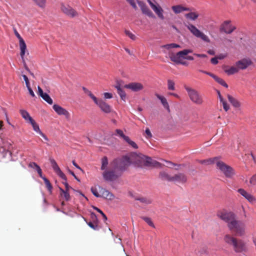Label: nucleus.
Masks as SVG:
<instances>
[{"label":"nucleus","instance_id":"8","mask_svg":"<svg viewBox=\"0 0 256 256\" xmlns=\"http://www.w3.org/2000/svg\"><path fill=\"white\" fill-rule=\"evenodd\" d=\"M118 160V168L120 172L126 170L128 166L132 164L131 154L124 156L121 159H115Z\"/></svg>","mask_w":256,"mask_h":256},{"label":"nucleus","instance_id":"52","mask_svg":"<svg viewBox=\"0 0 256 256\" xmlns=\"http://www.w3.org/2000/svg\"><path fill=\"white\" fill-rule=\"evenodd\" d=\"M90 97L94 100L96 105H98L100 102V100H102V99H98L92 94L90 96Z\"/></svg>","mask_w":256,"mask_h":256},{"label":"nucleus","instance_id":"31","mask_svg":"<svg viewBox=\"0 0 256 256\" xmlns=\"http://www.w3.org/2000/svg\"><path fill=\"white\" fill-rule=\"evenodd\" d=\"M239 71L238 66H231L228 69H226L224 72L228 75L233 74H234L238 72Z\"/></svg>","mask_w":256,"mask_h":256},{"label":"nucleus","instance_id":"1","mask_svg":"<svg viewBox=\"0 0 256 256\" xmlns=\"http://www.w3.org/2000/svg\"><path fill=\"white\" fill-rule=\"evenodd\" d=\"M110 168L106 170L102 174L104 178L107 181H113L122 174V172L118 168L117 160H114L110 164Z\"/></svg>","mask_w":256,"mask_h":256},{"label":"nucleus","instance_id":"55","mask_svg":"<svg viewBox=\"0 0 256 256\" xmlns=\"http://www.w3.org/2000/svg\"><path fill=\"white\" fill-rule=\"evenodd\" d=\"M22 76L23 77L24 80L25 82L26 86L28 87V86H30V83L29 80H28V78L25 74L22 75Z\"/></svg>","mask_w":256,"mask_h":256},{"label":"nucleus","instance_id":"33","mask_svg":"<svg viewBox=\"0 0 256 256\" xmlns=\"http://www.w3.org/2000/svg\"><path fill=\"white\" fill-rule=\"evenodd\" d=\"M38 7L44 8L46 7V0H32Z\"/></svg>","mask_w":256,"mask_h":256},{"label":"nucleus","instance_id":"26","mask_svg":"<svg viewBox=\"0 0 256 256\" xmlns=\"http://www.w3.org/2000/svg\"><path fill=\"white\" fill-rule=\"evenodd\" d=\"M172 10L176 14H179L184 11H190L191 10L189 8L184 7L182 5H177L172 6Z\"/></svg>","mask_w":256,"mask_h":256},{"label":"nucleus","instance_id":"30","mask_svg":"<svg viewBox=\"0 0 256 256\" xmlns=\"http://www.w3.org/2000/svg\"><path fill=\"white\" fill-rule=\"evenodd\" d=\"M115 88H116L117 92L120 96L122 100L125 101L126 94L125 92L121 88L120 84H118L116 85L115 86Z\"/></svg>","mask_w":256,"mask_h":256},{"label":"nucleus","instance_id":"14","mask_svg":"<svg viewBox=\"0 0 256 256\" xmlns=\"http://www.w3.org/2000/svg\"><path fill=\"white\" fill-rule=\"evenodd\" d=\"M52 108L58 114L64 116L67 120H70V114L65 108L56 104H54Z\"/></svg>","mask_w":256,"mask_h":256},{"label":"nucleus","instance_id":"41","mask_svg":"<svg viewBox=\"0 0 256 256\" xmlns=\"http://www.w3.org/2000/svg\"><path fill=\"white\" fill-rule=\"evenodd\" d=\"M214 80L217 82H218V84H221L222 86L226 87V88H228V85L226 84V83L224 81V80H223L222 78L218 77V76H216L215 78H214Z\"/></svg>","mask_w":256,"mask_h":256},{"label":"nucleus","instance_id":"54","mask_svg":"<svg viewBox=\"0 0 256 256\" xmlns=\"http://www.w3.org/2000/svg\"><path fill=\"white\" fill-rule=\"evenodd\" d=\"M56 174L64 180H66V175L61 171L59 170Z\"/></svg>","mask_w":256,"mask_h":256},{"label":"nucleus","instance_id":"18","mask_svg":"<svg viewBox=\"0 0 256 256\" xmlns=\"http://www.w3.org/2000/svg\"><path fill=\"white\" fill-rule=\"evenodd\" d=\"M138 4L140 8L142 14L148 16L150 18H154V16L152 12L143 2L138 1Z\"/></svg>","mask_w":256,"mask_h":256},{"label":"nucleus","instance_id":"44","mask_svg":"<svg viewBox=\"0 0 256 256\" xmlns=\"http://www.w3.org/2000/svg\"><path fill=\"white\" fill-rule=\"evenodd\" d=\"M136 200H139L140 202L142 203H144L145 204H148L152 203L151 200L146 198H136Z\"/></svg>","mask_w":256,"mask_h":256},{"label":"nucleus","instance_id":"40","mask_svg":"<svg viewBox=\"0 0 256 256\" xmlns=\"http://www.w3.org/2000/svg\"><path fill=\"white\" fill-rule=\"evenodd\" d=\"M168 89L170 90H175V82L172 80H168Z\"/></svg>","mask_w":256,"mask_h":256},{"label":"nucleus","instance_id":"48","mask_svg":"<svg viewBox=\"0 0 256 256\" xmlns=\"http://www.w3.org/2000/svg\"><path fill=\"white\" fill-rule=\"evenodd\" d=\"M91 192L92 193V194L97 198H100L101 197L100 194H99L96 188L92 187L91 188Z\"/></svg>","mask_w":256,"mask_h":256},{"label":"nucleus","instance_id":"56","mask_svg":"<svg viewBox=\"0 0 256 256\" xmlns=\"http://www.w3.org/2000/svg\"><path fill=\"white\" fill-rule=\"evenodd\" d=\"M104 96L105 98H112V94L109 92H104Z\"/></svg>","mask_w":256,"mask_h":256},{"label":"nucleus","instance_id":"29","mask_svg":"<svg viewBox=\"0 0 256 256\" xmlns=\"http://www.w3.org/2000/svg\"><path fill=\"white\" fill-rule=\"evenodd\" d=\"M20 114L22 118L27 121V122H30L33 120L32 118L30 116L29 113L26 110H20Z\"/></svg>","mask_w":256,"mask_h":256},{"label":"nucleus","instance_id":"12","mask_svg":"<svg viewBox=\"0 0 256 256\" xmlns=\"http://www.w3.org/2000/svg\"><path fill=\"white\" fill-rule=\"evenodd\" d=\"M61 10L66 16L74 18L78 15V12L69 5L61 4Z\"/></svg>","mask_w":256,"mask_h":256},{"label":"nucleus","instance_id":"39","mask_svg":"<svg viewBox=\"0 0 256 256\" xmlns=\"http://www.w3.org/2000/svg\"><path fill=\"white\" fill-rule=\"evenodd\" d=\"M108 165V159L106 156H104L102 159L101 170H104L106 168Z\"/></svg>","mask_w":256,"mask_h":256},{"label":"nucleus","instance_id":"37","mask_svg":"<svg viewBox=\"0 0 256 256\" xmlns=\"http://www.w3.org/2000/svg\"><path fill=\"white\" fill-rule=\"evenodd\" d=\"M44 100L48 104H52L53 102L50 96L46 93H44L43 95L41 96Z\"/></svg>","mask_w":256,"mask_h":256},{"label":"nucleus","instance_id":"38","mask_svg":"<svg viewBox=\"0 0 256 256\" xmlns=\"http://www.w3.org/2000/svg\"><path fill=\"white\" fill-rule=\"evenodd\" d=\"M124 140L129 144L130 146H132L133 148L137 149L138 148V146L136 144V143L130 140L128 136L124 138Z\"/></svg>","mask_w":256,"mask_h":256},{"label":"nucleus","instance_id":"15","mask_svg":"<svg viewBox=\"0 0 256 256\" xmlns=\"http://www.w3.org/2000/svg\"><path fill=\"white\" fill-rule=\"evenodd\" d=\"M238 192L244 196L249 202L254 204L256 202V198L247 192L243 188H239L238 190Z\"/></svg>","mask_w":256,"mask_h":256},{"label":"nucleus","instance_id":"57","mask_svg":"<svg viewBox=\"0 0 256 256\" xmlns=\"http://www.w3.org/2000/svg\"><path fill=\"white\" fill-rule=\"evenodd\" d=\"M211 62L214 64H218V58L217 57L212 58L210 60Z\"/></svg>","mask_w":256,"mask_h":256},{"label":"nucleus","instance_id":"42","mask_svg":"<svg viewBox=\"0 0 256 256\" xmlns=\"http://www.w3.org/2000/svg\"><path fill=\"white\" fill-rule=\"evenodd\" d=\"M42 179L44 182L46 187L47 188L50 192L51 194L52 189V186L50 184V182L45 177L42 178Z\"/></svg>","mask_w":256,"mask_h":256},{"label":"nucleus","instance_id":"50","mask_svg":"<svg viewBox=\"0 0 256 256\" xmlns=\"http://www.w3.org/2000/svg\"><path fill=\"white\" fill-rule=\"evenodd\" d=\"M220 102L222 103V106H223V108L224 109V110L226 112H227L228 110L230 109V106L229 105L227 104L225 100H224L222 102Z\"/></svg>","mask_w":256,"mask_h":256},{"label":"nucleus","instance_id":"46","mask_svg":"<svg viewBox=\"0 0 256 256\" xmlns=\"http://www.w3.org/2000/svg\"><path fill=\"white\" fill-rule=\"evenodd\" d=\"M141 218L144 220L150 226L153 228L154 227V224L152 222L150 218L146 216H142Z\"/></svg>","mask_w":256,"mask_h":256},{"label":"nucleus","instance_id":"5","mask_svg":"<svg viewBox=\"0 0 256 256\" xmlns=\"http://www.w3.org/2000/svg\"><path fill=\"white\" fill-rule=\"evenodd\" d=\"M229 229L234 232L236 236H242L245 232V224L242 221L236 220L229 225Z\"/></svg>","mask_w":256,"mask_h":256},{"label":"nucleus","instance_id":"4","mask_svg":"<svg viewBox=\"0 0 256 256\" xmlns=\"http://www.w3.org/2000/svg\"><path fill=\"white\" fill-rule=\"evenodd\" d=\"M192 52L191 50L186 49L180 51L176 54L170 51L168 54V57L170 60L176 63L181 64H184L185 63L182 62V59L184 58V56H186L188 54Z\"/></svg>","mask_w":256,"mask_h":256},{"label":"nucleus","instance_id":"49","mask_svg":"<svg viewBox=\"0 0 256 256\" xmlns=\"http://www.w3.org/2000/svg\"><path fill=\"white\" fill-rule=\"evenodd\" d=\"M116 132L117 134H118L120 137L122 138L124 140L125 137H128V136H126L124 134L123 132L120 130L116 129Z\"/></svg>","mask_w":256,"mask_h":256},{"label":"nucleus","instance_id":"19","mask_svg":"<svg viewBox=\"0 0 256 256\" xmlns=\"http://www.w3.org/2000/svg\"><path fill=\"white\" fill-rule=\"evenodd\" d=\"M187 181L186 176L183 173H178L172 176V182L185 183Z\"/></svg>","mask_w":256,"mask_h":256},{"label":"nucleus","instance_id":"62","mask_svg":"<svg viewBox=\"0 0 256 256\" xmlns=\"http://www.w3.org/2000/svg\"><path fill=\"white\" fill-rule=\"evenodd\" d=\"M38 94L41 96L42 95H43L44 94V92L42 90L40 86H38Z\"/></svg>","mask_w":256,"mask_h":256},{"label":"nucleus","instance_id":"9","mask_svg":"<svg viewBox=\"0 0 256 256\" xmlns=\"http://www.w3.org/2000/svg\"><path fill=\"white\" fill-rule=\"evenodd\" d=\"M218 216L228 224V226L232 223L236 219V216L232 212H220L218 214Z\"/></svg>","mask_w":256,"mask_h":256},{"label":"nucleus","instance_id":"59","mask_svg":"<svg viewBox=\"0 0 256 256\" xmlns=\"http://www.w3.org/2000/svg\"><path fill=\"white\" fill-rule=\"evenodd\" d=\"M26 88L28 90V92H29L30 95L32 97L35 96L34 93V92L32 88H30V86H28V87H26Z\"/></svg>","mask_w":256,"mask_h":256},{"label":"nucleus","instance_id":"36","mask_svg":"<svg viewBox=\"0 0 256 256\" xmlns=\"http://www.w3.org/2000/svg\"><path fill=\"white\" fill-rule=\"evenodd\" d=\"M30 123L32 124L33 130L36 132L40 134L42 131L40 130L38 125L32 120Z\"/></svg>","mask_w":256,"mask_h":256},{"label":"nucleus","instance_id":"47","mask_svg":"<svg viewBox=\"0 0 256 256\" xmlns=\"http://www.w3.org/2000/svg\"><path fill=\"white\" fill-rule=\"evenodd\" d=\"M124 32L130 38H131L132 40H135L136 36L134 34H132L130 30H126L124 31Z\"/></svg>","mask_w":256,"mask_h":256},{"label":"nucleus","instance_id":"51","mask_svg":"<svg viewBox=\"0 0 256 256\" xmlns=\"http://www.w3.org/2000/svg\"><path fill=\"white\" fill-rule=\"evenodd\" d=\"M250 183L252 186H255L256 184V174L252 176L250 180Z\"/></svg>","mask_w":256,"mask_h":256},{"label":"nucleus","instance_id":"34","mask_svg":"<svg viewBox=\"0 0 256 256\" xmlns=\"http://www.w3.org/2000/svg\"><path fill=\"white\" fill-rule=\"evenodd\" d=\"M60 190L61 192V195L62 196H64V199L66 200V201H68L70 200V195L69 194V192H68V191L69 190H64V189L60 188Z\"/></svg>","mask_w":256,"mask_h":256},{"label":"nucleus","instance_id":"64","mask_svg":"<svg viewBox=\"0 0 256 256\" xmlns=\"http://www.w3.org/2000/svg\"><path fill=\"white\" fill-rule=\"evenodd\" d=\"M2 154H3L4 157H5L6 155L11 156L12 153L10 152H2Z\"/></svg>","mask_w":256,"mask_h":256},{"label":"nucleus","instance_id":"6","mask_svg":"<svg viewBox=\"0 0 256 256\" xmlns=\"http://www.w3.org/2000/svg\"><path fill=\"white\" fill-rule=\"evenodd\" d=\"M216 168L220 170L226 178H232L235 174L234 170L220 160L217 162Z\"/></svg>","mask_w":256,"mask_h":256},{"label":"nucleus","instance_id":"20","mask_svg":"<svg viewBox=\"0 0 256 256\" xmlns=\"http://www.w3.org/2000/svg\"><path fill=\"white\" fill-rule=\"evenodd\" d=\"M161 166L162 164L159 162L146 156L144 166L160 167Z\"/></svg>","mask_w":256,"mask_h":256},{"label":"nucleus","instance_id":"21","mask_svg":"<svg viewBox=\"0 0 256 256\" xmlns=\"http://www.w3.org/2000/svg\"><path fill=\"white\" fill-rule=\"evenodd\" d=\"M124 87L130 89L134 92L139 91L144 88L143 85L139 82H132L128 84H126Z\"/></svg>","mask_w":256,"mask_h":256},{"label":"nucleus","instance_id":"63","mask_svg":"<svg viewBox=\"0 0 256 256\" xmlns=\"http://www.w3.org/2000/svg\"><path fill=\"white\" fill-rule=\"evenodd\" d=\"M23 64H24V66L25 69H26L28 72H30V74L32 76H34V74H33V73H32V72L30 71V69L28 68V66H26V62H25V64H24V62H23Z\"/></svg>","mask_w":256,"mask_h":256},{"label":"nucleus","instance_id":"17","mask_svg":"<svg viewBox=\"0 0 256 256\" xmlns=\"http://www.w3.org/2000/svg\"><path fill=\"white\" fill-rule=\"evenodd\" d=\"M147 1L158 17L162 20H164V16L163 15L164 10L160 6H156L150 0H147Z\"/></svg>","mask_w":256,"mask_h":256},{"label":"nucleus","instance_id":"10","mask_svg":"<svg viewBox=\"0 0 256 256\" xmlns=\"http://www.w3.org/2000/svg\"><path fill=\"white\" fill-rule=\"evenodd\" d=\"M130 154L132 164H134L138 166H144L146 158L145 156L142 154H138L135 153H132Z\"/></svg>","mask_w":256,"mask_h":256},{"label":"nucleus","instance_id":"58","mask_svg":"<svg viewBox=\"0 0 256 256\" xmlns=\"http://www.w3.org/2000/svg\"><path fill=\"white\" fill-rule=\"evenodd\" d=\"M82 90H83L84 92L87 95H88L89 96L92 94V92L88 90L85 87H83Z\"/></svg>","mask_w":256,"mask_h":256},{"label":"nucleus","instance_id":"61","mask_svg":"<svg viewBox=\"0 0 256 256\" xmlns=\"http://www.w3.org/2000/svg\"><path fill=\"white\" fill-rule=\"evenodd\" d=\"M226 56V54H221L219 55H218L216 57L219 60H222Z\"/></svg>","mask_w":256,"mask_h":256},{"label":"nucleus","instance_id":"3","mask_svg":"<svg viewBox=\"0 0 256 256\" xmlns=\"http://www.w3.org/2000/svg\"><path fill=\"white\" fill-rule=\"evenodd\" d=\"M184 88L192 102L197 105L202 104L204 103L202 96L197 90L186 86H184Z\"/></svg>","mask_w":256,"mask_h":256},{"label":"nucleus","instance_id":"53","mask_svg":"<svg viewBox=\"0 0 256 256\" xmlns=\"http://www.w3.org/2000/svg\"><path fill=\"white\" fill-rule=\"evenodd\" d=\"M62 184L64 185L65 186V190H69L70 189L73 190H74L72 188L71 186H70L68 184V182H66V180H64V182H62Z\"/></svg>","mask_w":256,"mask_h":256},{"label":"nucleus","instance_id":"45","mask_svg":"<svg viewBox=\"0 0 256 256\" xmlns=\"http://www.w3.org/2000/svg\"><path fill=\"white\" fill-rule=\"evenodd\" d=\"M29 166L31 167H32L33 166H34L36 168V170L39 174V176L41 177V178H43L42 176V170L40 168L35 162H32L30 164Z\"/></svg>","mask_w":256,"mask_h":256},{"label":"nucleus","instance_id":"28","mask_svg":"<svg viewBox=\"0 0 256 256\" xmlns=\"http://www.w3.org/2000/svg\"><path fill=\"white\" fill-rule=\"evenodd\" d=\"M159 178L162 180L172 182V176H170L165 171H162L160 172Z\"/></svg>","mask_w":256,"mask_h":256},{"label":"nucleus","instance_id":"23","mask_svg":"<svg viewBox=\"0 0 256 256\" xmlns=\"http://www.w3.org/2000/svg\"><path fill=\"white\" fill-rule=\"evenodd\" d=\"M100 194L101 197H102L106 199L112 200L114 198V195L112 192H109L108 190L101 187H100Z\"/></svg>","mask_w":256,"mask_h":256},{"label":"nucleus","instance_id":"16","mask_svg":"<svg viewBox=\"0 0 256 256\" xmlns=\"http://www.w3.org/2000/svg\"><path fill=\"white\" fill-rule=\"evenodd\" d=\"M230 20L224 21L221 26L220 30L225 33L230 34L236 30V28L230 24Z\"/></svg>","mask_w":256,"mask_h":256},{"label":"nucleus","instance_id":"2","mask_svg":"<svg viewBox=\"0 0 256 256\" xmlns=\"http://www.w3.org/2000/svg\"><path fill=\"white\" fill-rule=\"evenodd\" d=\"M224 240L225 242L232 246L236 252H241L246 250L245 244L242 240H238L229 234L226 235Z\"/></svg>","mask_w":256,"mask_h":256},{"label":"nucleus","instance_id":"25","mask_svg":"<svg viewBox=\"0 0 256 256\" xmlns=\"http://www.w3.org/2000/svg\"><path fill=\"white\" fill-rule=\"evenodd\" d=\"M228 99L230 102L232 104V106L236 108H239L241 106L240 102L238 100V99L233 97L232 96L228 94L227 96Z\"/></svg>","mask_w":256,"mask_h":256},{"label":"nucleus","instance_id":"7","mask_svg":"<svg viewBox=\"0 0 256 256\" xmlns=\"http://www.w3.org/2000/svg\"><path fill=\"white\" fill-rule=\"evenodd\" d=\"M185 26L190 32L196 37L201 38L205 42H210V40L208 37L204 33L198 30L194 25L188 24H185Z\"/></svg>","mask_w":256,"mask_h":256},{"label":"nucleus","instance_id":"35","mask_svg":"<svg viewBox=\"0 0 256 256\" xmlns=\"http://www.w3.org/2000/svg\"><path fill=\"white\" fill-rule=\"evenodd\" d=\"M161 48H165L167 50H170V48H180V46L179 44L172 43V44H170L162 46Z\"/></svg>","mask_w":256,"mask_h":256},{"label":"nucleus","instance_id":"32","mask_svg":"<svg viewBox=\"0 0 256 256\" xmlns=\"http://www.w3.org/2000/svg\"><path fill=\"white\" fill-rule=\"evenodd\" d=\"M185 16L188 19L195 20L198 17V14L196 12H190L188 14H185Z\"/></svg>","mask_w":256,"mask_h":256},{"label":"nucleus","instance_id":"43","mask_svg":"<svg viewBox=\"0 0 256 256\" xmlns=\"http://www.w3.org/2000/svg\"><path fill=\"white\" fill-rule=\"evenodd\" d=\"M50 162L54 170L56 173L60 170L55 160L54 159L50 160Z\"/></svg>","mask_w":256,"mask_h":256},{"label":"nucleus","instance_id":"60","mask_svg":"<svg viewBox=\"0 0 256 256\" xmlns=\"http://www.w3.org/2000/svg\"><path fill=\"white\" fill-rule=\"evenodd\" d=\"M146 134L147 138H151L152 136V133L148 128H146Z\"/></svg>","mask_w":256,"mask_h":256},{"label":"nucleus","instance_id":"22","mask_svg":"<svg viewBox=\"0 0 256 256\" xmlns=\"http://www.w3.org/2000/svg\"><path fill=\"white\" fill-rule=\"evenodd\" d=\"M97 106H98L100 110L105 113H110L112 110L111 106L102 100H100V102Z\"/></svg>","mask_w":256,"mask_h":256},{"label":"nucleus","instance_id":"13","mask_svg":"<svg viewBox=\"0 0 256 256\" xmlns=\"http://www.w3.org/2000/svg\"><path fill=\"white\" fill-rule=\"evenodd\" d=\"M252 64V62L249 58H244L236 62V66H238V70H246L249 66Z\"/></svg>","mask_w":256,"mask_h":256},{"label":"nucleus","instance_id":"24","mask_svg":"<svg viewBox=\"0 0 256 256\" xmlns=\"http://www.w3.org/2000/svg\"><path fill=\"white\" fill-rule=\"evenodd\" d=\"M220 158L218 157H214L212 158H210L207 160H200L199 161L200 163L201 164L209 165L211 164H215L216 165V163L220 161Z\"/></svg>","mask_w":256,"mask_h":256},{"label":"nucleus","instance_id":"11","mask_svg":"<svg viewBox=\"0 0 256 256\" xmlns=\"http://www.w3.org/2000/svg\"><path fill=\"white\" fill-rule=\"evenodd\" d=\"M14 32L16 36L19 40L20 48V55L21 58L22 59V62L25 64V60L24 58V54L26 53V44L24 40H23V38H22L20 35L19 34V33L18 32V31L16 29L14 30Z\"/></svg>","mask_w":256,"mask_h":256},{"label":"nucleus","instance_id":"27","mask_svg":"<svg viewBox=\"0 0 256 256\" xmlns=\"http://www.w3.org/2000/svg\"><path fill=\"white\" fill-rule=\"evenodd\" d=\"M155 96L158 98L160 102L164 107L166 108L168 112L170 111L169 104L167 102V100L166 98L163 96H162L158 94H156Z\"/></svg>","mask_w":256,"mask_h":256}]
</instances>
